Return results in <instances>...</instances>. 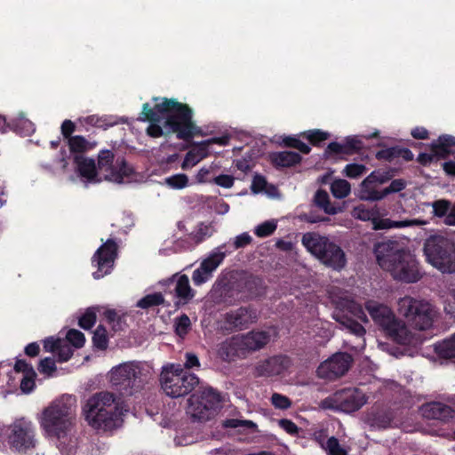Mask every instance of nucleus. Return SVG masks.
I'll use <instances>...</instances> for the list:
<instances>
[{
	"mask_svg": "<svg viewBox=\"0 0 455 455\" xmlns=\"http://www.w3.org/2000/svg\"><path fill=\"white\" fill-rule=\"evenodd\" d=\"M156 103L152 108L149 103L142 105L140 121L161 122L164 118V126L176 134L177 139L190 141L196 135H202V130L193 121V109L186 103L176 99L153 98Z\"/></svg>",
	"mask_w": 455,
	"mask_h": 455,
	"instance_id": "f257e3e1",
	"label": "nucleus"
},
{
	"mask_svg": "<svg viewBox=\"0 0 455 455\" xmlns=\"http://www.w3.org/2000/svg\"><path fill=\"white\" fill-rule=\"evenodd\" d=\"M375 255L381 268L390 272L394 279L411 283L421 278L415 257L397 241L387 240L376 244Z\"/></svg>",
	"mask_w": 455,
	"mask_h": 455,
	"instance_id": "f03ea898",
	"label": "nucleus"
},
{
	"mask_svg": "<svg viewBox=\"0 0 455 455\" xmlns=\"http://www.w3.org/2000/svg\"><path fill=\"white\" fill-rule=\"evenodd\" d=\"M85 420L97 430L111 431L120 426L123 409L119 399L110 392L92 395L83 408Z\"/></svg>",
	"mask_w": 455,
	"mask_h": 455,
	"instance_id": "7ed1b4c3",
	"label": "nucleus"
},
{
	"mask_svg": "<svg viewBox=\"0 0 455 455\" xmlns=\"http://www.w3.org/2000/svg\"><path fill=\"white\" fill-rule=\"evenodd\" d=\"M267 331L252 330L244 334L234 335L220 344L218 355L224 362L244 359L250 354L265 347L270 341Z\"/></svg>",
	"mask_w": 455,
	"mask_h": 455,
	"instance_id": "20e7f679",
	"label": "nucleus"
},
{
	"mask_svg": "<svg viewBox=\"0 0 455 455\" xmlns=\"http://www.w3.org/2000/svg\"><path fill=\"white\" fill-rule=\"evenodd\" d=\"M301 242L305 248L327 267L340 271L346 267V253L339 245L327 236L315 232H307L303 235Z\"/></svg>",
	"mask_w": 455,
	"mask_h": 455,
	"instance_id": "39448f33",
	"label": "nucleus"
},
{
	"mask_svg": "<svg viewBox=\"0 0 455 455\" xmlns=\"http://www.w3.org/2000/svg\"><path fill=\"white\" fill-rule=\"evenodd\" d=\"M160 384L168 396L178 398L190 394L199 385V378L184 371L181 364L170 363L163 367Z\"/></svg>",
	"mask_w": 455,
	"mask_h": 455,
	"instance_id": "423d86ee",
	"label": "nucleus"
},
{
	"mask_svg": "<svg viewBox=\"0 0 455 455\" xmlns=\"http://www.w3.org/2000/svg\"><path fill=\"white\" fill-rule=\"evenodd\" d=\"M187 414L193 423H205L218 414L221 407V395L212 387L192 394L188 398Z\"/></svg>",
	"mask_w": 455,
	"mask_h": 455,
	"instance_id": "0eeeda50",
	"label": "nucleus"
},
{
	"mask_svg": "<svg viewBox=\"0 0 455 455\" xmlns=\"http://www.w3.org/2000/svg\"><path fill=\"white\" fill-rule=\"evenodd\" d=\"M427 260L443 273H455V243L441 235H430L424 243Z\"/></svg>",
	"mask_w": 455,
	"mask_h": 455,
	"instance_id": "6e6552de",
	"label": "nucleus"
},
{
	"mask_svg": "<svg viewBox=\"0 0 455 455\" xmlns=\"http://www.w3.org/2000/svg\"><path fill=\"white\" fill-rule=\"evenodd\" d=\"M367 311L374 323L395 342L406 344L410 341L409 331L405 324L396 318L390 307L375 301H368Z\"/></svg>",
	"mask_w": 455,
	"mask_h": 455,
	"instance_id": "1a4fd4ad",
	"label": "nucleus"
},
{
	"mask_svg": "<svg viewBox=\"0 0 455 455\" xmlns=\"http://www.w3.org/2000/svg\"><path fill=\"white\" fill-rule=\"evenodd\" d=\"M74 410L71 404L63 401H56L44 409L41 427L52 437L60 438L66 435L72 425Z\"/></svg>",
	"mask_w": 455,
	"mask_h": 455,
	"instance_id": "9d476101",
	"label": "nucleus"
},
{
	"mask_svg": "<svg viewBox=\"0 0 455 455\" xmlns=\"http://www.w3.org/2000/svg\"><path fill=\"white\" fill-rule=\"evenodd\" d=\"M110 381L122 395H132L142 388L147 376L139 364L124 363L112 369Z\"/></svg>",
	"mask_w": 455,
	"mask_h": 455,
	"instance_id": "9b49d317",
	"label": "nucleus"
},
{
	"mask_svg": "<svg viewBox=\"0 0 455 455\" xmlns=\"http://www.w3.org/2000/svg\"><path fill=\"white\" fill-rule=\"evenodd\" d=\"M398 311L417 330H428L433 325L435 314L428 302L405 296L398 301Z\"/></svg>",
	"mask_w": 455,
	"mask_h": 455,
	"instance_id": "f8f14e48",
	"label": "nucleus"
},
{
	"mask_svg": "<svg viewBox=\"0 0 455 455\" xmlns=\"http://www.w3.org/2000/svg\"><path fill=\"white\" fill-rule=\"evenodd\" d=\"M6 441L12 450L27 453L36 448V427L24 418L14 420L4 430Z\"/></svg>",
	"mask_w": 455,
	"mask_h": 455,
	"instance_id": "ddd939ff",
	"label": "nucleus"
},
{
	"mask_svg": "<svg viewBox=\"0 0 455 455\" xmlns=\"http://www.w3.org/2000/svg\"><path fill=\"white\" fill-rule=\"evenodd\" d=\"M367 403L366 395L357 387H346L334 392L322 402L324 409L351 413L360 410Z\"/></svg>",
	"mask_w": 455,
	"mask_h": 455,
	"instance_id": "4468645a",
	"label": "nucleus"
},
{
	"mask_svg": "<svg viewBox=\"0 0 455 455\" xmlns=\"http://www.w3.org/2000/svg\"><path fill=\"white\" fill-rule=\"evenodd\" d=\"M117 255L118 244L114 239L108 238L92 257V265L97 268L92 273L93 278L100 279L109 275L114 268Z\"/></svg>",
	"mask_w": 455,
	"mask_h": 455,
	"instance_id": "2eb2a0df",
	"label": "nucleus"
},
{
	"mask_svg": "<svg viewBox=\"0 0 455 455\" xmlns=\"http://www.w3.org/2000/svg\"><path fill=\"white\" fill-rule=\"evenodd\" d=\"M352 363L353 358L348 353H336L318 366L317 376L321 379L334 380L345 375Z\"/></svg>",
	"mask_w": 455,
	"mask_h": 455,
	"instance_id": "dca6fc26",
	"label": "nucleus"
},
{
	"mask_svg": "<svg viewBox=\"0 0 455 455\" xmlns=\"http://www.w3.org/2000/svg\"><path fill=\"white\" fill-rule=\"evenodd\" d=\"M455 147V137L449 134H443L434 140L430 145L431 153H420L417 157V162L427 166L435 160L445 159L452 154L451 148Z\"/></svg>",
	"mask_w": 455,
	"mask_h": 455,
	"instance_id": "f3484780",
	"label": "nucleus"
},
{
	"mask_svg": "<svg viewBox=\"0 0 455 455\" xmlns=\"http://www.w3.org/2000/svg\"><path fill=\"white\" fill-rule=\"evenodd\" d=\"M292 365L291 358L285 355H277L262 360L255 366V374L259 377H272L283 374Z\"/></svg>",
	"mask_w": 455,
	"mask_h": 455,
	"instance_id": "a211bd4d",
	"label": "nucleus"
},
{
	"mask_svg": "<svg viewBox=\"0 0 455 455\" xmlns=\"http://www.w3.org/2000/svg\"><path fill=\"white\" fill-rule=\"evenodd\" d=\"M258 320L256 309L251 306L240 307L235 310H231L225 315V323L231 329L242 331L247 329L251 323Z\"/></svg>",
	"mask_w": 455,
	"mask_h": 455,
	"instance_id": "6ab92c4d",
	"label": "nucleus"
},
{
	"mask_svg": "<svg viewBox=\"0 0 455 455\" xmlns=\"http://www.w3.org/2000/svg\"><path fill=\"white\" fill-rule=\"evenodd\" d=\"M212 298L216 303H222L227 306H232L240 301H244L241 289H239L236 282L216 283L212 290Z\"/></svg>",
	"mask_w": 455,
	"mask_h": 455,
	"instance_id": "aec40b11",
	"label": "nucleus"
},
{
	"mask_svg": "<svg viewBox=\"0 0 455 455\" xmlns=\"http://www.w3.org/2000/svg\"><path fill=\"white\" fill-rule=\"evenodd\" d=\"M363 148V141L356 136H348L343 143L331 142L323 152V157L328 159L332 156L346 155L352 156L359 153Z\"/></svg>",
	"mask_w": 455,
	"mask_h": 455,
	"instance_id": "412c9836",
	"label": "nucleus"
},
{
	"mask_svg": "<svg viewBox=\"0 0 455 455\" xmlns=\"http://www.w3.org/2000/svg\"><path fill=\"white\" fill-rule=\"evenodd\" d=\"M165 282L168 283H175L174 295L178 299V301L175 302L176 307L186 305L194 299L196 291L191 288L187 275L175 274Z\"/></svg>",
	"mask_w": 455,
	"mask_h": 455,
	"instance_id": "4be33fe9",
	"label": "nucleus"
},
{
	"mask_svg": "<svg viewBox=\"0 0 455 455\" xmlns=\"http://www.w3.org/2000/svg\"><path fill=\"white\" fill-rule=\"evenodd\" d=\"M421 415L427 419L447 422L455 418V411L449 405L440 402H430L419 408Z\"/></svg>",
	"mask_w": 455,
	"mask_h": 455,
	"instance_id": "5701e85b",
	"label": "nucleus"
},
{
	"mask_svg": "<svg viewBox=\"0 0 455 455\" xmlns=\"http://www.w3.org/2000/svg\"><path fill=\"white\" fill-rule=\"evenodd\" d=\"M395 173L396 169L395 168H388L386 171L375 170L371 172L361 183L360 198L364 200V196L368 191L377 190L374 188L376 183L384 184L392 180Z\"/></svg>",
	"mask_w": 455,
	"mask_h": 455,
	"instance_id": "b1692460",
	"label": "nucleus"
},
{
	"mask_svg": "<svg viewBox=\"0 0 455 455\" xmlns=\"http://www.w3.org/2000/svg\"><path fill=\"white\" fill-rule=\"evenodd\" d=\"M239 289L244 300L260 297L264 294L263 280L258 276L250 275L238 280Z\"/></svg>",
	"mask_w": 455,
	"mask_h": 455,
	"instance_id": "393cba45",
	"label": "nucleus"
},
{
	"mask_svg": "<svg viewBox=\"0 0 455 455\" xmlns=\"http://www.w3.org/2000/svg\"><path fill=\"white\" fill-rule=\"evenodd\" d=\"M406 188V182L403 179L393 180L390 185L382 190L368 191L364 196L365 201L377 202L384 199L390 194L398 193Z\"/></svg>",
	"mask_w": 455,
	"mask_h": 455,
	"instance_id": "a878e982",
	"label": "nucleus"
},
{
	"mask_svg": "<svg viewBox=\"0 0 455 455\" xmlns=\"http://www.w3.org/2000/svg\"><path fill=\"white\" fill-rule=\"evenodd\" d=\"M270 161L275 167H292L302 161L299 153L293 151L274 152L270 155Z\"/></svg>",
	"mask_w": 455,
	"mask_h": 455,
	"instance_id": "bb28decb",
	"label": "nucleus"
},
{
	"mask_svg": "<svg viewBox=\"0 0 455 455\" xmlns=\"http://www.w3.org/2000/svg\"><path fill=\"white\" fill-rule=\"evenodd\" d=\"M74 163L76 164V171L81 177L92 181L97 176L96 164L93 159L76 155L74 156Z\"/></svg>",
	"mask_w": 455,
	"mask_h": 455,
	"instance_id": "cd10ccee",
	"label": "nucleus"
},
{
	"mask_svg": "<svg viewBox=\"0 0 455 455\" xmlns=\"http://www.w3.org/2000/svg\"><path fill=\"white\" fill-rule=\"evenodd\" d=\"M135 173L134 168L127 163L124 156H117L115 166L110 172L116 182H122L124 178H131Z\"/></svg>",
	"mask_w": 455,
	"mask_h": 455,
	"instance_id": "c85d7f7f",
	"label": "nucleus"
},
{
	"mask_svg": "<svg viewBox=\"0 0 455 455\" xmlns=\"http://www.w3.org/2000/svg\"><path fill=\"white\" fill-rule=\"evenodd\" d=\"M227 248V244L223 243L216 248L206 259H204L201 262V266L204 268H206L212 275L213 271L220 265V263L224 260L228 250L223 251V249Z\"/></svg>",
	"mask_w": 455,
	"mask_h": 455,
	"instance_id": "c756f323",
	"label": "nucleus"
},
{
	"mask_svg": "<svg viewBox=\"0 0 455 455\" xmlns=\"http://www.w3.org/2000/svg\"><path fill=\"white\" fill-rule=\"evenodd\" d=\"M334 318L338 323L348 330L350 333L355 334L357 337H363L366 332L364 327L360 323L348 316L344 312L337 313Z\"/></svg>",
	"mask_w": 455,
	"mask_h": 455,
	"instance_id": "7c9ffc66",
	"label": "nucleus"
},
{
	"mask_svg": "<svg viewBox=\"0 0 455 455\" xmlns=\"http://www.w3.org/2000/svg\"><path fill=\"white\" fill-rule=\"evenodd\" d=\"M69 150L72 154L80 155L92 149L95 146V142H90L84 136L74 135L68 140Z\"/></svg>",
	"mask_w": 455,
	"mask_h": 455,
	"instance_id": "2f4dec72",
	"label": "nucleus"
},
{
	"mask_svg": "<svg viewBox=\"0 0 455 455\" xmlns=\"http://www.w3.org/2000/svg\"><path fill=\"white\" fill-rule=\"evenodd\" d=\"M435 354L443 359H455V332L442 342L435 345Z\"/></svg>",
	"mask_w": 455,
	"mask_h": 455,
	"instance_id": "473e14b6",
	"label": "nucleus"
},
{
	"mask_svg": "<svg viewBox=\"0 0 455 455\" xmlns=\"http://www.w3.org/2000/svg\"><path fill=\"white\" fill-rule=\"evenodd\" d=\"M368 417L372 426L383 428L388 427L394 419L393 412L388 410L371 411Z\"/></svg>",
	"mask_w": 455,
	"mask_h": 455,
	"instance_id": "72a5a7b5",
	"label": "nucleus"
},
{
	"mask_svg": "<svg viewBox=\"0 0 455 455\" xmlns=\"http://www.w3.org/2000/svg\"><path fill=\"white\" fill-rule=\"evenodd\" d=\"M423 222L418 220L394 221L389 219H380L373 221L374 229H387L391 228H405L414 225H420Z\"/></svg>",
	"mask_w": 455,
	"mask_h": 455,
	"instance_id": "f704fd0d",
	"label": "nucleus"
},
{
	"mask_svg": "<svg viewBox=\"0 0 455 455\" xmlns=\"http://www.w3.org/2000/svg\"><path fill=\"white\" fill-rule=\"evenodd\" d=\"M299 137L307 140L312 146L319 148L331 137V134L328 132L314 129L301 132Z\"/></svg>",
	"mask_w": 455,
	"mask_h": 455,
	"instance_id": "c9c22d12",
	"label": "nucleus"
},
{
	"mask_svg": "<svg viewBox=\"0 0 455 455\" xmlns=\"http://www.w3.org/2000/svg\"><path fill=\"white\" fill-rule=\"evenodd\" d=\"M161 305H165V299L161 292L148 294L138 300L136 306L142 309H149Z\"/></svg>",
	"mask_w": 455,
	"mask_h": 455,
	"instance_id": "e433bc0d",
	"label": "nucleus"
},
{
	"mask_svg": "<svg viewBox=\"0 0 455 455\" xmlns=\"http://www.w3.org/2000/svg\"><path fill=\"white\" fill-rule=\"evenodd\" d=\"M314 202L315 205L324 211L327 214H336L337 209L330 203L328 193L323 189H318L315 192Z\"/></svg>",
	"mask_w": 455,
	"mask_h": 455,
	"instance_id": "4c0bfd02",
	"label": "nucleus"
},
{
	"mask_svg": "<svg viewBox=\"0 0 455 455\" xmlns=\"http://www.w3.org/2000/svg\"><path fill=\"white\" fill-rule=\"evenodd\" d=\"M115 154L109 149H102L98 154V167L100 170L111 172L116 162Z\"/></svg>",
	"mask_w": 455,
	"mask_h": 455,
	"instance_id": "58836bf2",
	"label": "nucleus"
},
{
	"mask_svg": "<svg viewBox=\"0 0 455 455\" xmlns=\"http://www.w3.org/2000/svg\"><path fill=\"white\" fill-rule=\"evenodd\" d=\"M10 124V130L25 136L31 134L35 131L33 123L23 117L11 121Z\"/></svg>",
	"mask_w": 455,
	"mask_h": 455,
	"instance_id": "ea45409f",
	"label": "nucleus"
},
{
	"mask_svg": "<svg viewBox=\"0 0 455 455\" xmlns=\"http://www.w3.org/2000/svg\"><path fill=\"white\" fill-rule=\"evenodd\" d=\"M351 191V187L346 180H337L331 185V192L336 198L342 199L347 197Z\"/></svg>",
	"mask_w": 455,
	"mask_h": 455,
	"instance_id": "a19ab883",
	"label": "nucleus"
},
{
	"mask_svg": "<svg viewBox=\"0 0 455 455\" xmlns=\"http://www.w3.org/2000/svg\"><path fill=\"white\" fill-rule=\"evenodd\" d=\"M93 346L100 350H105L108 346V336L107 329L100 324L93 332L92 336Z\"/></svg>",
	"mask_w": 455,
	"mask_h": 455,
	"instance_id": "79ce46f5",
	"label": "nucleus"
},
{
	"mask_svg": "<svg viewBox=\"0 0 455 455\" xmlns=\"http://www.w3.org/2000/svg\"><path fill=\"white\" fill-rule=\"evenodd\" d=\"M213 232L214 228L211 223L204 224V222H201L198 225L197 230L195 233H192L190 236L196 243H200L207 237H211Z\"/></svg>",
	"mask_w": 455,
	"mask_h": 455,
	"instance_id": "37998d69",
	"label": "nucleus"
},
{
	"mask_svg": "<svg viewBox=\"0 0 455 455\" xmlns=\"http://www.w3.org/2000/svg\"><path fill=\"white\" fill-rule=\"evenodd\" d=\"M252 242L251 236L247 233H242L239 235L235 236L233 243H228L227 244V248L223 249V251L228 250V252H231L233 251L238 250L240 248H244L249 245Z\"/></svg>",
	"mask_w": 455,
	"mask_h": 455,
	"instance_id": "c03bdc74",
	"label": "nucleus"
},
{
	"mask_svg": "<svg viewBox=\"0 0 455 455\" xmlns=\"http://www.w3.org/2000/svg\"><path fill=\"white\" fill-rule=\"evenodd\" d=\"M283 144L287 148L298 149L302 154L307 155L311 151L310 146L301 141L299 138L293 136H285L283 139Z\"/></svg>",
	"mask_w": 455,
	"mask_h": 455,
	"instance_id": "a18cd8bd",
	"label": "nucleus"
},
{
	"mask_svg": "<svg viewBox=\"0 0 455 455\" xmlns=\"http://www.w3.org/2000/svg\"><path fill=\"white\" fill-rule=\"evenodd\" d=\"M324 451L327 452V455H347V450L339 444V440L335 436H331L327 439Z\"/></svg>",
	"mask_w": 455,
	"mask_h": 455,
	"instance_id": "49530a36",
	"label": "nucleus"
},
{
	"mask_svg": "<svg viewBox=\"0 0 455 455\" xmlns=\"http://www.w3.org/2000/svg\"><path fill=\"white\" fill-rule=\"evenodd\" d=\"M277 228V224L274 220H267L258 225L254 229V234L258 237H267L271 235Z\"/></svg>",
	"mask_w": 455,
	"mask_h": 455,
	"instance_id": "de8ad7c7",
	"label": "nucleus"
},
{
	"mask_svg": "<svg viewBox=\"0 0 455 455\" xmlns=\"http://www.w3.org/2000/svg\"><path fill=\"white\" fill-rule=\"evenodd\" d=\"M191 327V321L186 314H182L175 321V332L180 337L186 336Z\"/></svg>",
	"mask_w": 455,
	"mask_h": 455,
	"instance_id": "09e8293b",
	"label": "nucleus"
},
{
	"mask_svg": "<svg viewBox=\"0 0 455 455\" xmlns=\"http://www.w3.org/2000/svg\"><path fill=\"white\" fill-rule=\"evenodd\" d=\"M97 315L93 308H88L79 318L78 324L84 330H90L96 323Z\"/></svg>",
	"mask_w": 455,
	"mask_h": 455,
	"instance_id": "8fccbe9b",
	"label": "nucleus"
},
{
	"mask_svg": "<svg viewBox=\"0 0 455 455\" xmlns=\"http://www.w3.org/2000/svg\"><path fill=\"white\" fill-rule=\"evenodd\" d=\"M66 339L73 347L76 348H81L85 343L84 334L76 329H70L67 332Z\"/></svg>",
	"mask_w": 455,
	"mask_h": 455,
	"instance_id": "3c124183",
	"label": "nucleus"
},
{
	"mask_svg": "<svg viewBox=\"0 0 455 455\" xmlns=\"http://www.w3.org/2000/svg\"><path fill=\"white\" fill-rule=\"evenodd\" d=\"M212 277V275L206 268H204V267L200 265L198 268L194 270L192 275V281L195 285L200 286L209 281Z\"/></svg>",
	"mask_w": 455,
	"mask_h": 455,
	"instance_id": "603ef678",
	"label": "nucleus"
},
{
	"mask_svg": "<svg viewBox=\"0 0 455 455\" xmlns=\"http://www.w3.org/2000/svg\"><path fill=\"white\" fill-rule=\"evenodd\" d=\"M432 207L435 216L438 218H446L451 207V203L448 200L440 199L433 202Z\"/></svg>",
	"mask_w": 455,
	"mask_h": 455,
	"instance_id": "864d4df0",
	"label": "nucleus"
},
{
	"mask_svg": "<svg viewBox=\"0 0 455 455\" xmlns=\"http://www.w3.org/2000/svg\"><path fill=\"white\" fill-rule=\"evenodd\" d=\"M166 183L172 188L181 189L188 186V178L184 173L174 174L166 179Z\"/></svg>",
	"mask_w": 455,
	"mask_h": 455,
	"instance_id": "5fc2aeb1",
	"label": "nucleus"
},
{
	"mask_svg": "<svg viewBox=\"0 0 455 455\" xmlns=\"http://www.w3.org/2000/svg\"><path fill=\"white\" fill-rule=\"evenodd\" d=\"M222 427L225 428H237L241 427L254 428L257 427V425L251 420L228 419L222 421Z\"/></svg>",
	"mask_w": 455,
	"mask_h": 455,
	"instance_id": "6e6d98bb",
	"label": "nucleus"
},
{
	"mask_svg": "<svg viewBox=\"0 0 455 455\" xmlns=\"http://www.w3.org/2000/svg\"><path fill=\"white\" fill-rule=\"evenodd\" d=\"M375 157L378 160H385L387 162H392L395 158H399V151H398V146L387 148L381 150H379Z\"/></svg>",
	"mask_w": 455,
	"mask_h": 455,
	"instance_id": "4d7b16f0",
	"label": "nucleus"
},
{
	"mask_svg": "<svg viewBox=\"0 0 455 455\" xmlns=\"http://www.w3.org/2000/svg\"><path fill=\"white\" fill-rule=\"evenodd\" d=\"M367 168L361 164H348L346 165L344 172L345 175L350 179H355L362 176Z\"/></svg>",
	"mask_w": 455,
	"mask_h": 455,
	"instance_id": "13d9d810",
	"label": "nucleus"
},
{
	"mask_svg": "<svg viewBox=\"0 0 455 455\" xmlns=\"http://www.w3.org/2000/svg\"><path fill=\"white\" fill-rule=\"evenodd\" d=\"M271 403L272 404L281 410H287L291 406V401L287 396L274 393L271 396Z\"/></svg>",
	"mask_w": 455,
	"mask_h": 455,
	"instance_id": "bf43d9fd",
	"label": "nucleus"
},
{
	"mask_svg": "<svg viewBox=\"0 0 455 455\" xmlns=\"http://www.w3.org/2000/svg\"><path fill=\"white\" fill-rule=\"evenodd\" d=\"M38 371L41 373L52 376L56 371L55 361L52 357H45L42 359L38 365Z\"/></svg>",
	"mask_w": 455,
	"mask_h": 455,
	"instance_id": "052dcab7",
	"label": "nucleus"
},
{
	"mask_svg": "<svg viewBox=\"0 0 455 455\" xmlns=\"http://www.w3.org/2000/svg\"><path fill=\"white\" fill-rule=\"evenodd\" d=\"M57 357L59 363L68 362L73 355V349L68 344H60L57 351Z\"/></svg>",
	"mask_w": 455,
	"mask_h": 455,
	"instance_id": "680f3d73",
	"label": "nucleus"
},
{
	"mask_svg": "<svg viewBox=\"0 0 455 455\" xmlns=\"http://www.w3.org/2000/svg\"><path fill=\"white\" fill-rule=\"evenodd\" d=\"M346 304L348 311L352 313L354 316H355L357 319L361 320L363 323L368 322L367 315L360 305L356 304L352 300L347 301Z\"/></svg>",
	"mask_w": 455,
	"mask_h": 455,
	"instance_id": "e2e57ef3",
	"label": "nucleus"
},
{
	"mask_svg": "<svg viewBox=\"0 0 455 455\" xmlns=\"http://www.w3.org/2000/svg\"><path fill=\"white\" fill-rule=\"evenodd\" d=\"M200 366H201V363H200V361H199V358L198 356L194 354V353H190V352H187L185 354V362H184V364L182 365V368L184 369V371H188V370H190V369H200Z\"/></svg>",
	"mask_w": 455,
	"mask_h": 455,
	"instance_id": "0e129e2a",
	"label": "nucleus"
},
{
	"mask_svg": "<svg viewBox=\"0 0 455 455\" xmlns=\"http://www.w3.org/2000/svg\"><path fill=\"white\" fill-rule=\"evenodd\" d=\"M278 426L283 429L287 434L296 436L299 435V427L291 419H281L278 420Z\"/></svg>",
	"mask_w": 455,
	"mask_h": 455,
	"instance_id": "69168bd1",
	"label": "nucleus"
},
{
	"mask_svg": "<svg viewBox=\"0 0 455 455\" xmlns=\"http://www.w3.org/2000/svg\"><path fill=\"white\" fill-rule=\"evenodd\" d=\"M267 186V180L264 176L256 174L251 182V190L254 194L262 192Z\"/></svg>",
	"mask_w": 455,
	"mask_h": 455,
	"instance_id": "338daca9",
	"label": "nucleus"
},
{
	"mask_svg": "<svg viewBox=\"0 0 455 455\" xmlns=\"http://www.w3.org/2000/svg\"><path fill=\"white\" fill-rule=\"evenodd\" d=\"M234 177L228 174H220L213 179V182L222 188H230L234 185Z\"/></svg>",
	"mask_w": 455,
	"mask_h": 455,
	"instance_id": "774afa93",
	"label": "nucleus"
}]
</instances>
